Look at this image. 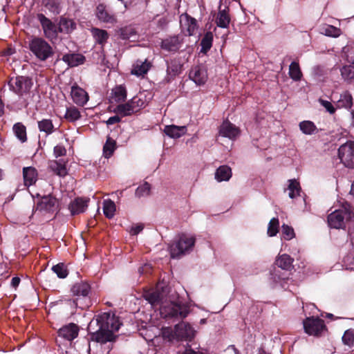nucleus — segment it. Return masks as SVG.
<instances>
[{
	"mask_svg": "<svg viewBox=\"0 0 354 354\" xmlns=\"http://www.w3.org/2000/svg\"><path fill=\"white\" fill-rule=\"evenodd\" d=\"M52 270L60 279H64L68 274V271L63 263L53 266Z\"/></svg>",
	"mask_w": 354,
	"mask_h": 354,
	"instance_id": "de8ad7c7",
	"label": "nucleus"
},
{
	"mask_svg": "<svg viewBox=\"0 0 354 354\" xmlns=\"http://www.w3.org/2000/svg\"><path fill=\"white\" fill-rule=\"evenodd\" d=\"M79 330V326L77 324L71 323L62 326L58 330V335L68 341H72L78 336Z\"/></svg>",
	"mask_w": 354,
	"mask_h": 354,
	"instance_id": "6ab92c4d",
	"label": "nucleus"
},
{
	"mask_svg": "<svg viewBox=\"0 0 354 354\" xmlns=\"http://www.w3.org/2000/svg\"><path fill=\"white\" fill-rule=\"evenodd\" d=\"M37 17L41 26L45 37L49 40L57 39L59 30L56 24L42 13L37 14Z\"/></svg>",
	"mask_w": 354,
	"mask_h": 354,
	"instance_id": "1a4fd4ad",
	"label": "nucleus"
},
{
	"mask_svg": "<svg viewBox=\"0 0 354 354\" xmlns=\"http://www.w3.org/2000/svg\"><path fill=\"white\" fill-rule=\"evenodd\" d=\"M180 24L182 27H186L188 35H193L198 28L197 21L187 13H183L180 16Z\"/></svg>",
	"mask_w": 354,
	"mask_h": 354,
	"instance_id": "412c9836",
	"label": "nucleus"
},
{
	"mask_svg": "<svg viewBox=\"0 0 354 354\" xmlns=\"http://www.w3.org/2000/svg\"><path fill=\"white\" fill-rule=\"evenodd\" d=\"M288 189L290 191L289 197L291 198H295L297 196L299 195L301 191L299 183L295 179L289 180Z\"/></svg>",
	"mask_w": 354,
	"mask_h": 354,
	"instance_id": "c03bdc74",
	"label": "nucleus"
},
{
	"mask_svg": "<svg viewBox=\"0 0 354 354\" xmlns=\"http://www.w3.org/2000/svg\"><path fill=\"white\" fill-rule=\"evenodd\" d=\"M103 212L106 218H112L115 212V205L114 202L110 199L104 201L103 203Z\"/></svg>",
	"mask_w": 354,
	"mask_h": 354,
	"instance_id": "79ce46f5",
	"label": "nucleus"
},
{
	"mask_svg": "<svg viewBox=\"0 0 354 354\" xmlns=\"http://www.w3.org/2000/svg\"><path fill=\"white\" fill-rule=\"evenodd\" d=\"M293 259L290 255L283 254L275 261V264L284 270H289L292 267Z\"/></svg>",
	"mask_w": 354,
	"mask_h": 354,
	"instance_id": "473e14b6",
	"label": "nucleus"
},
{
	"mask_svg": "<svg viewBox=\"0 0 354 354\" xmlns=\"http://www.w3.org/2000/svg\"><path fill=\"white\" fill-rule=\"evenodd\" d=\"M71 95L74 103L83 106L88 100V93L77 84L71 87Z\"/></svg>",
	"mask_w": 354,
	"mask_h": 354,
	"instance_id": "aec40b11",
	"label": "nucleus"
},
{
	"mask_svg": "<svg viewBox=\"0 0 354 354\" xmlns=\"http://www.w3.org/2000/svg\"><path fill=\"white\" fill-rule=\"evenodd\" d=\"M115 112L123 117L131 115L136 113L129 101L124 104H118L115 109Z\"/></svg>",
	"mask_w": 354,
	"mask_h": 354,
	"instance_id": "a19ab883",
	"label": "nucleus"
},
{
	"mask_svg": "<svg viewBox=\"0 0 354 354\" xmlns=\"http://www.w3.org/2000/svg\"><path fill=\"white\" fill-rule=\"evenodd\" d=\"M8 86L15 93L22 96L30 92L33 86V81L30 77L19 75L11 77L8 81Z\"/></svg>",
	"mask_w": 354,
	"mask_h": 354,
	"instance_id": "39448f33",
	"label": "nucleus"
},
{
	"mask_svg": "<svg viewBox=\"0 0 354 354\" xmlns=\"http://www.w3.org/2000/svg\"><path fill=\"white\" fill-rule=\"evenodd\" d=\"M151 64L147 60L145 62L137 61L133 65V68L131 71V73L137 76H142L145 75L150 69Z\"/></svg>",
	"mask_w": 354,
	"mask_h": 354,
	"instance_id": "2f4dec72",
	"label": "nucleus"
},
{
	"mask_svg": "<svg viewBox=\"0 0 354 354\" xmlns=\"http://www.w3.org/2000/svg\"><path fill=\"white\" fill-rule=\"evenodd\" d=\"M279 221L277 218H272L269 223L268 227V234L270 236H274L279 232Z\"/></svg>",
	"mask_w": 354,
	"mask_h": 354,
	"instance_id": "49530a36",
	"label": "nucleus"
},
{
	"mask_svg": "<svg viewBox=\"0 0 354 354\" xmlns=\"http://www.w3.org/2000/svg\"><path fill=\"white\" fill-rule=\"evenodd\" d=\"M127 31V28L122 29L121 30V37L123 39H127L129 38V35L126 32Z\"/></svg>",
	"mask_w": 354,
	"mask_h": 354,
	"instance_id": "052dcab7",
	"label": "nucleus"
},
{
	"mask_svg": "<svg viewBox=\"0 0 354 354\" xmlns=\"http://www.w3.org/2000/svg\"><path fill=\"white\" fill-rule=\"evenodd\" d=\"M24 185L30 186L35 184L37 180V171L35 167H28L23 169Z\"/></svg>",
	"mask_w": 354,
	"mask_h": 354,
	"instance_id": "393cba45",
	"label": "nucleus"
},
{
	"mask_svg": "<svg viewBox=\"0 0 354 354\" xmlns=\"http://www.w3.org/2000/svg\"><path fill=\"white\" fill-rule=\"evenodd\" d=\"M176 335L180 339L191 341L195 335V330L192 326L187 322H180L174 327Z\"/></svg>",
	"mask_w": 354,
	"mask_h": 354,
	"instance_id": "f8f14e48",
	"label": "nucleus"
},
{
	"mask_svg": "<svg viewBox=\"0 0 354 354\" xmlns=\"http://www.w3.org/2000/svg\"><path fill=\"white\" fill-rule=\"evenodd\" d=\"M82 117L81 113L79 109L75 106H71L66 108V113L64 115V118L70 122H75V121L80 120Z\"/></svg>",
	"mask_w": 354,
	"mask_h": 354,
	"instance_id": "f704fd0d",
	"label": "nucleus"
},
{
	"mask_svg": "<svg viewBox=\"0 0 354 354\" xmlns=\"http://www.w3.org/2000/svg\"><path fill=\"white\" fill-rule=\"evenodd\" d=\"M54 155L56 158L59 156H64L66 154V149L62 145H57L54 147Z\"/></svg>",
	"mask_w": 354,
	"mask_h": 354,
	"instance_id": "6e6d98bb",
	"label": "nucleus"
},
{
	"mask_svg": "<svg viewBox=\"0 0 354 354\" xmlns=\"http://www.w3.org/2000/svg\"><path fill=\"white\" fill-rule=\"evenodd\" d=\"M348 354H354V350H353V351H352L351 352H350V353H348Z\"/></svg>",
	"mask_w": 354,
	"mask_h": 354,
	"instance_id": "774afa93",
	"label": "nucleus"
},
{
	"mask_svg": "<svg viewBox=\"0 0 354 354\" xmlns=\"http://www.w3.org/2000/svg\"><path fill=\"white\" fill-rule=\"evenodd\" d=\"M57 200L52 195L44 196L37 203V209L45 212H54L57 209Z\"/></svg>",
	"mask_w": 354,
	"mask_h": 354,
	"instance_id": "9b49d317",
	"label": "nucleus"
},
{
	"mask_svg": "<svg viewBox=\"0 0 354 354\" xmlns=\"http://www.w3.org/2000/svg\"><path fill=\"white\" fill-rule=\"evenodd\" d=\"M161 314L165 317H179L183 319L189 314V307L182 301H171L167 306H161Z\"/></svg>",
	"mask_w": 354,
	"mask_h": 354,
	"instance_id": "423d86ee",
	"label": "nucleus"
},
{
	"mask_svg": "<svg viewBox=\"0 0 354 354\" xmlns=\"http://www.w3.org/2000/svg\"><path fill=\"white\" fill-rule=\"evenodd\" d=\"M48 167L54 174L59 176L64 177L68 174L65 163L61 160L50 161Z\"/></svg>",
	"mask_w": 354,
	"mask_h": 354,
	"instance_id": "c85d7f7f",
	"label": "nucleus"
},
{
	"mask_svg": "<svg viewBox=\"0 0 354 354\" xmlns=\"http://www.w3.org/2000/svg\"><path fill=\"white\" fill-rule=\"evenodd\" d=\"M116 149V142L115 140L108 136L105 144L103 146V155L105 158H109L113 154Z\"/></svg>",
	"mask_w": 354,
	"mask_h": 354,
	"instance_id": "c9c22d12",
	"label": "nucleus"
},
{
	"mask_svg": "<svg viewBox=\"0 0 354 354\" xmlns=\"http://www.w3.org/2000/svg\"><path fill=\"white\" fill-rule=\"evenodd\" d=\"M95 15L100 22L104 24L113 25L118 21L116 15L104 3H100L96 6Z\"/></svg>",
	"mask_w": 354,
	"mask_h": 354,
	"instance_id": "9d476101",
	"label": "nucleus"
},
{
	"mask_svg": "<svg viewBox=\"0 0 354 354\" xmlns=\"http://www.w3.org/2000/svg\"><path fill=\"white\" fill-rule=\"evenodd\" d=\"M183 39L179 35L167 37L161 41L160 48L167 52H176L181 46Z\"/></svg>",
	"mask_w": 354,
	"mask_h": 354,
	"instance_id": "dca6fc26",
	"label": "nucleus"
},
{
	"mask_svg": "<svg viewBox=\"0 0 354 354\" xmlns=\"http://www.w3.org/2000/svg\"><path fill=\"white\" fill-rule=\"evenodd\" d=\"M321 104L330 114L335 112V109L330 102L322 100Z\"/></svg>",
	"mask_w": 354,
	"mask_h": 354,
	"instance_id": "4d7b16f0",
	"label": "nucleus"
},
{
	"mask_svg": "<svg viewBox=\"0 0 354 354\" xmlns=\"http://www.w3.org/2000/svg\"><path fill=\"white\" fill-rule=\"evenodd\" d=\"M91 285L84 281H81L73 285L71 291L74 296L88 297L91 292Z\"/></svg>",
	"mask_w": 354,
	"mask_h": 354,
	"instance_id": "4be33fe9",
	"label": "nucleus"
},
{
	"mask_svg": "<svg viewBox=\"0 0 354 354\" xmlns=\"http://www.w3.org/2000/svg\"><path fill=\"white\" fill-rule=\"evenodd\" d=\"M13 132L15 136L22 142L27 141L26 127L21 122H17L13 125Z\"/></svg>",
	"mask_w": 354,
	"mask_h": 354,
	"instance_id": "72a5a7b5",
	"label": "nucleus"
},
{
	"mask_svg": "<svg viewBox=\"0 0 354 354\" xmlns=\"http://www.w3.org/2000/svg\"><path fill=\"white\" fill-rule=\"evenodd\" d=\"M120 318L112 312H104L95 315L89 322L87 330L91 341L102 344L116 341L115 334L120 328Z\"/></svg>",
	"mask_w": 354,
	"mask_h": 354,
	"instance_id": "f257e3e1",
	"label": "nucleus"
},
{
	"mask_svg": "<svg viewBox=\"0 0 354 354\" xmlns=\"http://www.w3.org/2000/svg\"><path fill=\"white\" fill-rule=\"evenodd\" d=\"M129 102L131 104L133 109L135 110L136 113L139 111L140 109H142L145 106V100L141 99L138 96H134L131 100H129Z\"/></svg>",
	"mask_w": 354,
	"mask_h": 354,
	"instance_id": "8fccbe9b",
	"label": "nucleus"
},
{
	"mask_svg": "<svg viewBox=\"0 0 354 354\" xmlns=\"http://www.w3.org/2000/svg\"><path fill=\"white\" fill-rule=\"evenodd\" d=\"M235 350V352H236V354H239V351H237V349L234 348Z\"/></svg>",
	"mask_w": 354,
	"mask_h": 354,
	"instance_id": "338daca9",
	"label": "nucleus"
},
{
	"mask_svg": "<svg viewBox=\"0 0 354 354\" xmlns=\"http://www.w3.org/2000/svg\"><path fill=\"white\" fill-rule=\"evenodd\" d=\"M304 329L306 333L309 335L319 337L322 335L324 330H326L324 321L317 317H310L303 321Z\"/></svg>",
	"mask_w": 354,
	"mask_h": 354,
	"instance_id": "0eeeda50",
	"label": "nucleus"
},
{
	"mask_svg": "<svg viewBox=\"0 0 354 354\" xmlns=\"http://www.w3.org/2000/svg\"><path fill=\"white\" fill-rule=\"evenodd\" d=\"M121 121L120 118L118 115H114L110 117L108 120L106 122L107 125L114 124L115 123H118Z\"/></svg>",
	"mask_w": 354,
	"mask_h": 354,
	"instance_id": "13d9d810",
	"label": "nucleus"
},
{
	"mask_svg": "<svg viewBox=\"0 0 354 354\" xmlns=\"http://www.w3.org/2000/svg\"><path fill=\"white\" fill-rule=\"evenodd\" d=\"M44 3L50 12L59 13V3L57 0H44Z\"/></svg>",
	"mask_w": 354,
	"mask_h": 354,
	"instance_id": "603ef678",
	"label": "nucleus"
},
{
	"mask_svg": "<svg viewBox=\"0 0 354 354\" xmlns=\"http://www.w3.org/2000/svg\"><path fill=\"white\" fill-rule=\"evenodd\" d=\"M165 133L170 138H178L187 132L185 126L167 125L164 129Z\"/></svg>",
	"mask_w": 354,
	"mask_h": 354,
	"instance_id": "5701e85b",
	"label": "nucleus"
},
{
	"mask_svg": "<svg viewBox=\"0 0 354 354\" xmlns=\"http://www.w3.org/2000/svg\"><path fill=\"white\" fill-rule=\"evenodd\" d=\"M213 42V34L212 32H207L201 41V53L206 54L212 48Z\"/></svg>",
	"mask_w": 354,
	"mask_h": 354,
	"instance_id": "e433bc0d",
	"label": "nucleus"
},
{
	"mask_svg": "<svg viewBox=\"0 0 354 354\" xmlns=\"http://www.w3.org/2000/svg\"><path fill=\"white\" fill-rule=\"evenodd\" d=\"M112 95L116 102H124L127 99V92L122 85L116 86L112 89Z\"/></svg>",
	"mask_w": 354,
	"mask_h": 354,
	"instance_id": "4c0bfd02",
	"label": "nucleus"
},
{
	"mask_svg": "<svg viewBox=\"0 0 354 354\" xmlns=\"http://www.w3.org/2000/svg\"><path fill=\"white\" fill-rule=\"evenodd\" d=\"M342 342L344 344L351 347L354 344V330H346L342 337Z\"/></svg>",
	"mask_w": 354,
	"mask_h": 354,
	"instance_id": "3c124183",
	"label": "nucleus"
},
{
	"mask_svg": "<svg viewBox=\"0 0 354 354\" xmlns=\"http://www.w3.org/2000/svg\"><path fill=\"white\" fill-rule=\"evenodd\" d=\"M282 235L284 239L290 240L295 236V232L292 227L283 224L282 225Z\"/></svg>",
	"mask_w": 354,
	"mask_h": 354,
	"instance_id": "864d4df0",
	"label": "nucleus"
},
{
	"mask_svg": "<svg viewBox=\"0 0 354 354\" xmlns=\"http://www.w3.org/2000/svg\"><path fill=\"white\" fill-rule=\"evenodd\" d=\"M183 354H203V353L196 352L194 350H192V348H187V349H185V351H184V353Z\"/></svg>",
	"mask_w": 354,
	"mask_h": 354,
	"instance_id": "680f3d73",
	"label": "nucleus"
},
{
	"mask_svg": "<svg viewBox=\"0 0 354 354\" xmlns=\"http://www.w3.org/2000/svg\"><path fill=\"white\" fill-rule=\"evenodd\" d=\"M75 28L76 24L73 19L64 17H60L58 26L59 32L68 34L73 31Z\"/></svg>",
	"mask_w": 354,
	"mask_h": 354,
	"instance_id": "bb28decb",
	"label": "nucleus"
},
{
	"mask_svg": "<svg viewBox=\"0 0 354 354\" xmlns=\"http://www.w3.org/2000/svg\"><path fill=\"white\" fill-rule=\"evenodd\" d=\"M351 115H352L353 124L354 125V111H351Z\"/></svg>",
	"mask_w": 354,
	"mask_h": 354,
	"instance_id": "69168bd1",
	"label": "nucleus"
},
{
	"mask_svg": "<svg viewBox=\"0 0 354 354\" xmlns=\"http://www.w3.org/2000/svg\"><path fill=\"white\" fill-rule=\"evenodd\" d=\"M341 30L333 26H328L324 28V34L326 36L337 37L339 36Z\"/></svg>",
	"mask_w": 354,
	"mask_h": 354,
	"instance_id": "5fc2aeb1",
	"label": "nucleus"
},
{
	"mask_svg": "<svg viewBox=\"0 0 354 354\" xmlns=\"http://www.w3.org/2000/svg\"><path fill=\"white\" fill-rule=\"evenodd\" d=\"M21 281V279L18 277H14L11 280V286L14 288H17Z\"/></svg>",
	"mask_w": 354,
	"mask_h": 354,
	"instance_id": "bf43d9fd",
	"label": "nucleus"
},
{
	"mask_svg": "<svg viewBox=\"0 0 354 354\" xmlns=\"http://www.w3.org/2000/svg\"><path fill=\"white\" fill-rule=\"evenodd\" d=\"M183 64L180 58H173L167 61V79L168 81L174 80L183 71Z\"/></svg>",
	"mask_w": 354,
	"mask_h": 354,
	"instance_id": "4468645a",
	"label": "nucleus"
},
{
	"mask_svg": "<svg viewBox=\"0 0 354 354\" xmlns=\"http://www.w3.org/2000/svg\"><path fill=\"white\" fill-rule=\"evenodd\" d=\"M189 77L197 85H203L207 80V71L202 66H195L189 71Z\"/></svg>",
	"mask_w": 354,
	"mask_h": 354,
	"instance_id": "f3484780",
	"label": "nucleus"
},
{
	"mask_svg": "<svg viewBox=\"0 0 354 354\" xmlns=\"http://www.w3.org/2000/svg\"><path fill=\"white\" fill-rule=\"evenodd\" d=\"M232 177V169L227 165L220 166L215 172V178L218 181H227Z\"/></svg>",
	"mask_w": 354,
	"mask_h": 354,
	"instance_id": "7c9ffc66",
	"label": "nucleus"
},
{
	"mask_svg": "<svg viewBox=\"0 0 354 354\" xmlns=\"http://www.w3.org/2000/svg\"><path fill=\"white\" fill-rule=\"evenodd\" d=\"M350 193L354 196V180L353 183L351 185V189Z\"/></svg>",
	"mask_w": 354,
	"mask_h": 354,
	"instance_id": "0e129e2a",
	"label": "nucleus"
},
{
	"mask_svg": "<svg viewBox=\"0 0 354 354\" xmlns=\"http://www.w3.org/2000/svg\"><path fill=\"white\" fill-rule=\"evenodd\" d=\"M143 227L140 225L136 226L133 228L134 234H138L142 230Z\"/></svg>",
	"mask_w": 354,
	"mask_h": 354,
	"instance_id": "e2e57ef3",
	"label": "nucleus"
},
{
	"mask_svg": "<svg viewBox=\"0 0 354 354\" xmlns=\"http://www.w3.org/2000/svg\"><path fill=\"white\" fill-rule=\"evenodd\" d=\"M240 133V130L228 120L224 121L220 127L219 134L231 140L235 139Z\"/></svg>",
	"mask_w": 354,
	"mask_h": 354,
	"instance_id": "a211bd4d",
	"label": "nucleus"
},
{
	"mask_svg": "<svg viewBox=\"0 0 354 354\" xmlns=\"http://www.w3.org/2000/svg\"><path fill=\"white\" fill-rule=\"evenodd\" d=\"M341 75L346 80L354 81V66H344L341 69Z\"/></svg>",
	"mask_w": 354,
	"mask_h": 354,
	"instance_id": "09e8293b",
	"label": "nucleus"
},
{
	"mask_svg": "<svg viewBox=\"0 0 354 354\" xmlns=\"http://www.w3.org/2000/svg\"><path fill=\"white\" fill-rule=\"evenodd\" d=\"M336 106L339 109H351L353 106V97L351 94L347 91L342 93L336 102Z\"/></svg>",
	"mask_w": 354,
	"mask_h": 354,
	"instance_id": "c756f323",
	"label": "nucleus"
},
{
	"mask_svg": "<svg viewBox=\"0 0 354 354\" xmlns=\"http://www.w3.org/2000/svg\"><path fill=\"white\" fill-rule=\"evenodd\" d=\"M38 129L40 131L45 132L46 135L52 134L55 129L50 119H42L38 121Z\"/></svg>",
	"mask_w": 354,
	"mask_h": 354,
	"instance_id": "58836bf2",
	"label": "nucleus"
},
{
	"mask_svg": "<svg viewBox=\"0 0 354 354\" xmlns=\"http://www.w3.org/2000/svg\"><path fill=\"white\" fill-rule=\"evenodd\" d=\"M62 60L67 63L70 67H73L82 64L85 61V57L80 54H65L62 57Z\"/></svg>",
	"mask_w": 354,
	"mask_h": 354,
	"instance_id": "cd10ccee",
	"label": "nucleus"
},
{
	"mask_svg": "<svg viewBox=\"0 0 354 354\" xmlns=\"http://www.w3.org/2000/svg\"><path fill=\"white\" fill-rule=\"evenodd\" d=\"M354 218V212L349 203L345 202L342 207L328 216V223L330 227L335 229L344 228L347 222Z\"/></svg>",
	"mask_w": 354,
	"mask_h": 354,
	"instance_id": "7ed1b4c3",
	"label": "nucleus"
},
{
	"mask_svg": "<svg viewBox=\"0 0 354 354\" xmlns=\"http://www.w3.org/2000/svg\"><path fill=\"white\" fill-rule=\"evenodd\" d=\"M228 12V7H225L224 9H221V7L219 8V11L216 19V23L218 27L223 28L228 27L230 23V17Z\"/></svg>",
	"mask_w": 354,
	"mask_h": 354,
	"instance_id": "b1692460",
	"label": "nucleus"
},
{
	"mask_svg": "<svg viewBox=\"0 0 354 354\" xmlns=\"http://www.w3.org/2000/svg\"><path fill=\"white\" fill-rule=\"evenodd\" d=\"M289 75L294 81H300L302 77V73L297 62H292L289 66Z\"/></svg>",
	"mask_w": 354,
	"mask_h": 354,
	"instance_id": "ea45409f",
	"label": "nucleus"
},
{
	"mask_svg": "<svg viewBox=\"0 0 354 354\" xmlns=\"http://www.w3.org/2000/svg\"><path fill=\"white\" fill-rule=\"evenodd\" d=\"M338 156L341 162L348 168L354 167V142L350 141L340 146Z\"/></svg>",
	"mask_w": 354,
	"mask_h": 354,
	"instance_id": "6e6552de",
	"label": "nucleus"
},
{
	"mask_svg": "<svg viewBox=\"0 0 354 354\" xmlns=\"http://www.w3.org/2000/svg\"><path fill=\"white\" fill-rule=\"evenodd\" d=\"M150 192L151 185L147 182H145L136 189L135 195L138 198L148 196L150 195Z\"/></svg>",
	"mask_w": 354,
	"mask_h": 354,
	"instance_id": "a18cd8bd",
	"label": "nucleus"
},
{
	"mask_svg": "<svg viewBox=\"0 0 354 354\" xmlns=\"http://www.w3.org/2000/svg\"><path fill=\"white\" fill-rule=\"evenodd\" d=\"M91 32L95 42L102 46L105 45L109 38V35L105 30L93 27L91 29Z\"/></svg>",
	"mask_w": 354,
	"mask_h": 354,
	"instance_id": "a878e982",
	"label": "nucleus"
},
{
	"mask_svg": "<svg viewBox=\"0 0 354 354\" xmlns=\"http://www.w3.org/2000/svg\"><path fill=\"white\" fill-rule=\"evenodd\" d=\"M89 198L77 197L71 201L68 205V209L72 216L82 214L86 211L88 207Z\"/></svg>",
	"mask_w": 354,
	"mask_h": 354,
	"instance_id": "ddd939ff",
	"label": "nucleus"
},
{
	"mask_svg": "<svg viewBox=\"0 0 354 354\" xmlns=\"http://www.w3.org/2000/svg\"><path fill=\"white\" fill-rule=\"evenodd\" d=\"M157 286L155 290L145 291L143 294L144 298L149 301L152 306L160 305L165 297V288Z\"/></svg>",
	"mask_w": 354,
	"mask_h": 354,
	"instance_id": "2eb2a0df",
	"label": "nucleus"
},
{
	"mask_svg": "<svg viewBox=\"0 0 354 354\" xmlns=\"http://www.w3.org/2000/svg\"><path fill=\"white\" fill-rule=\"evenodd\" d=\"M28 44L31 54L39 62H46L55 55L53 46L43 37L32 36Z\"/></svg>",
	"mask_w": 354,
	"mask_h": 354,
	"instance_id": "f03ea898",
	"label": "nucleus"
},
{
	"mask_svg": "<svg viewBox=\"0 0 354 354\" xmlns=\"http://www.w3.org/2000/svg\"><path fill=\"white\" fill-rule=\"evenodd\" d=\"M194 243L195 239L193 236H188L185 234H181L178 240L169 246L171 258H179L186 252L189 251Z\"/></svg>",
	"mask_w": 354,
	"mask_h": 354,
	"instance_id": "20e7f679",
	"label": "nucleus"
},
{
	"mask_svg": "<svg viewBox=\"0 0 354 354\" xmlns=\"http://www.w3.org/2000/svg\"><path fill=\"white\" fill-rule=\"evenodd\" d=\"M299 129L306 135H312L317 131V127L315 124L309 120L302 121L299 123Z\"/></svg>",
	"mask_w": 354,
	"mask_h": 354,
	"instance_id": "37998d69",
	"label": "nucleus"
}]
</instances>
